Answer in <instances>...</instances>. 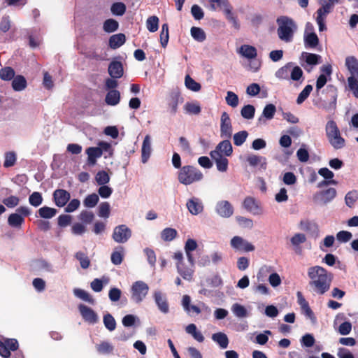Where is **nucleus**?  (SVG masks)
I'll use <instances>...</instances> for the list:
<instances>
[{"label": "nucleus", "instance_id": "25", "mask_svg": "<svg viewBox=\"0 0 358 358\" xmlns=\"http://www.w3.org/2000/svg\"><path fill=\"white\" fill-rule=\"evenodd\" d=\"M276 111L275 106L269 103L267 104L263 109L262 116L259 117L258 122L259 124H265L266 120H270L273 118Z\"/></svg>", "mask_w": 358, "mask_h": 358}, {"label": "nucleus", "instance_id": "23", "mask_svg": "<svg viewBox=\"0 0 358 358\" xmlns=\"http://www.w3.org/2000/svg\"><path fill=\"white\" fill-rule=\"evenodd\" d=\"M70 194L67 191L62 189H56L53 193V198L55 204L58 207L64 206L70 199Z\"/></svg>", "mask_w": 358, "mask_h": 358}, {"label": "nucleus", "instance_id": "38", "mask_svg": "<svg viewBox=\"0 0 358 358\" xmlns=\"http://www.w3.org/2000/svg\"><path fill=\"white\" fill-rule=\"evenodd\" d=\"M305 46L310 48H315L319 43V38L315 33L304 34Z\"/></svg>", "mask_w": 358, "mask_h": 358}, {"label": "nucleus", "instance_id": "49", "mask_svg": "<svg viewBox=\"0 0 358 358\" xmlns=\"http://www.w3.org/2000/svg\"><path fill=\"white\" fill-rule=\"evenodd\" d=\"M118 22L113 19L106 20L103 25V30L107 33L115 31L118 29Z\"/></svg>", "mask_w": 358, "mask_h": 358}, {"label": "nucleus", "instance_id": "61", "mask_svg": "<svg viewBox=\"0 0 358 358\" xmlns=\"http://www.w3.org/2000/svg\"><path fill=\"white\" fill-rule=\"evenodd\" d=\"M15 76V71L10 67H5L0 70V78L3 80H10Z\"/></svg>", "mask_w": 358, "mask_h": 358}, {"label": "nucleus", "instance_id": "36", "mask_svg": "<svg viewBox=\"0 0 358 358\" xmlns=\"http://www.w3.org/2000/svg\"><path fill=\"white\" fill-rule=\"evenodd\" d=\"M197 243L195 240L189 238L187 240L185 245V251L187 257L188 262H192L194 260L192 252L197 248Z\"/></svg>", "mask_w": 358, "mask_h": 358}, {"label": "nucleus", "instance_id": "11", "mask_svg": "<svg viewBox=\"0 0 358 358\" xmlns=\"http://www.w3.org/2000/svg\"><path fill=\"white\" fill-rule=\"evenodd\" d=\"M307 241L306 234L303 233H296L289 238L290 248L297 255L303 254L302 245Z\"/></svg>", "mask_w": 358, "mask_h": 358}, {"label": "nucleus", "instance_id": "24", "mask_svg": "<svg viewBox=\"0 0 358 358\" xmlns=\"http://www.w3.org/2000/svg\"><path fill=\"white\" fill-rule=\"evenodd\" d=\"M153 296L159 310L163 313H167L169 312V304L165 295L160 291H155Z\"/></svg>", "mask_w": 358, "mask_h": 358}, {"label": "nucleus", "instance_id": "60", "mask_svg": "<svg viewBox=\"0 0 358 358\" xmlns=\"http://www.w3.org/2000/svg\"><path fill=\"white\" fill-rule=\"evenodd\" d=\"M348 85L350 91L352 92L353 95L358 99V78L348 77Z\"/></svg>", "mask_w": 358, "mask_h": 358}, {"label": "nucleus", "instance_id": "13", "mask_svg": "<svg viewBox=\"0 0 358 358\" xmlns=\"http://www.w3.org/2000/svg\"><path fill=\"white\" fill-rule=\"evenodd\" d=\"M232 125L231 119L227 112H223L220 118V136L230 138L232 136Z\"/></svg>", "mask_w": 358, "mask_h": 358}, {"label": "nucleus", "instance_id": "4", "mask_svg": "<svg viewBox=\"0 0 358 358\" xmlns=\"http://www.w3.org/2000/svg\"><path fill=\"white\" fill-rule=\"evenodd\" d=\"M203 173L197 168L192 166H184L178 172V181L185 185H189L194 182H199L203 179Z\"/></svg>", "mask_w": 358, "mask_h": 358}, {"label": "nucleus", "instance_id": "31", "mask_svg": "<svg viewBox=\"0 0 358 358\" xmlns=\"http://www.w3.org/2000/svg\"><path fill=\"white\" fill-rule=\"evenodd\" d=\"M247 162L251 166H256L259 165L263 169L266 168V158L262 156H257L255 155H250L247 157Z\"/></svg>", "mask_w": 358, "mask_h": 358}, {"label": "nucleus", "instance_id": "20", "mask_svg": "<svg viewBox=\"0 0 358 358\" xmlns=\"http://www.w3.org/2000/svg\"><path fill=\"white\" fill-rule=\"evenodd\" d=\"M210 157L216 164L217 169L220 172H226L228 169L229 161L226 157L217 154L216 152H210Z\"/></svg>", "mask_w": 358, "mask_h": 358}, {"label": "nucleus", "instance_id": "5", "mask_svg": "<svg viewBox=\"0 0 358 358\" xmlns=\"http://www.w3.org/2000/svg\"><path fill=\"white\" fill-rule=\"evenodd\" d=\"M303 73V71L299 66H294L292 62H289L280 68L275 72V76L280 80L290 78L293 81H299L302 78Z\"/></svg>", "mask_w": 358, "mask_h": 358}, {"label": "nucleus", "instance_id": "17", "mask_svg": "<svg viewBox=\"0 0 358 358\" xmlns=\"http://www.w3.org/2000/svg\"><path fill=\"white\" fill-rule=\"evenodd\" d=\"M186 206L189 212L193 215H197L203 210V203L201 200L197 197H192L188 199Z\"/></svg>", "mask_w": 358, "mask_h": 358}, {"label": "nucleus", "instance_id": "57", "mask_svg": "<svg viewBox=\"0 0 358 358\" xmlns=\"http://www.w3.org/2000/svg\"><path fill=\"white\" fill-rule=\"evenodd\" d=\"M313 90V87L310 85H307L305 88L300 92L297 99V104H301L303 101L309 96L310 92Z\"/></svg>", "mask_w": 358, "mask_h": 358}, {"label": "nucleus", "instance_id": "47", "mask_svg": "<svg viewBox=\"0 0 358 358\" xmlns=\"http://www.w3.org/2000/svg\"><path fill=\"white\" fill-rule=\"evenodd\" d=\"M248 136V133L247 131H241L236 133L234 136V143L236 146L242 145L246 141Z\"/></svg>", "mask_w": 358, "mask_h": 358}, {"label": "nucleus", "instance_id": "9", "mask_svg": "<svg viewBox=\"0 0 358 358\" xmlns=\"http://www.w3.org/2000/svg\"><path fill=\"white\" fill-rule=\"evenodd\" d=\"M336 189L330 187L315 194L313 195V201L318 204L326 205L331 202L336 196Z\"/></svg>", "mask_w": 358, "mask_h": 358}, {"label": "nucleus", "instance_id": "7", "mask_svg": "<svg viewBox=\"0 0 358 358\" xmlns=\"http://www.w3.org/2000/svg\"><path fill=\"white\" fill-rule=\"evenodd\" d=\"M31 213L30 209L27 206H20L17 208L16 212L10 214L8 217V224L15 228H20L23 224L24 217Z\"/></svg>", "mask_w": 358, "mask_h": 358}, {"label": "nucleus", "instance_id": "37", "mask_svg": "<svg viewBox=\"0 0 358 358\" xmlns=\"http://www.w3.org/2000/svg\"><path fill=\"white\" fill-rule=\"evenodd\" d=\"M12 87L15 91H22L27 87V80L22 76H17L13 78Z\"/></svg>", "mask_w": 358, "mask_h": 358}, {"label": "nucleus", "instance_id": "30", "mask_svg": "<svg viewBox=\"0 0 358 358\" xmlns=\"http://www.w3.org/2000/svg\"><path fill=\"white\" fill-rule=\"evenodd\" d=\"M182 102V98L177 92L171 95L169 101V109L172 114H176L178 110V106Z\"/></svg>", "mask_w": 358, "mask_h": 358}, {"label": "nucleus", "instance_id": "43", "mask_svg": "<svg viewBox=\"0 0 358 358\" xmlns=\"http://www.w3.org/2000/svg\"><path fill=\"white\" fill-rule=\"evenodd\" d=\"M178 232L175 229L167 227L161 232V238L164 241H171L177 236Z\"/></svg>", "mask_w": 358, "mask_h": 358}, {"label": "nucleus", "instance_id": "54", "mask_svg": "<svg viewBox=\"0 0 358 358\" xmlns=\"http://www.w3.org/2000/svg\"><path fill=\"white\" fill-rule=\"evenodd\" d=\"M99 199L98 195L93 193L85 197L83 201V204L87 208H94L97 204Z\"/></svg>", "mask_w": 358, "mask_h": 358}, {"label": "nucleus", "instance_id": "45", "mask_svg": "<svg viewBox=\"0 0 358 358\" xmlns=\"http://www.w3.org/2000/svg\"><path fill=\"white\" fill-rule=\"evenodd\" d=\"M232 313L238 317L243 318L248 316L246 308L238 303H234L231 308Z\"/></svg>", "mask_w": 358, "mask_h": 358}, {"label": "nucleus", "instance_id": "35", "mask_svg": "<svg viewBox=\"0 0 358 358\" xmlns=\"http://www.w3.org/2000/svg\"><path fill=\"white\" fill-rule=\"evenodd\" d=\"M330 96V102L328 106H325L326 110H334L336 108L337 99V89L333 85H328L327 87Z\"/></svg>", "mask_w": 358, "mask_h": 358}, {"label": "nucleus", "instance_id": "55", "mask_svg": "<svg viewBox=\"0 0 358 358\" xmlns=\"http://www.w3.org/2000/svg\"><path fill=\"white\" fill-rule=\"evenodd\" d=\"M358 199V192L353 190L348 192L345 196V204L350 207H353L355 203Z\"/></svg>", "mask_w": 358, "mask_h": 358}, {"label": "nucleus", "instance_id": "40", "mask_svg": "<svg viewBox=\"0 0 358 358\" xmlns=\"http://www.w3.org/2000/svg\"><path fill=\"white\" fill-rule=\"evenodd\" d=\"M73 294L76 297L82 299L84 301L88 302L91 304H94V300L92 296L84 289L75 288L73 289Z\"/></svg>", "mask_w": 358, "mask_h": 358}, {"label": "nucleus", "instance_id": "44", "mask_svg": "<svg viewBox=\"0 0 358 358\" xmlns=\"http://www.w3.org/2000/svg\"><path fill=\"white\" fill-rule=\"evenodd\" d=\"M39 216L45 219H50L55 216L57 214V210L53 208L43 206L38 210Z\"/></svg>", "mask_w": 358, "mask_h": 358}, {"label": "nucleus", "instance_id": "39", "mask_svg": "<svg viewBox=\"0 0 358 358\" xmlns=\"http://www.w3.org/2000/svg\"><path fill=\"white\" fill-rule=\"evenodd\" d=\"M96 349L99 354L108 355L113 353L114 346L108 341H102L96 345Z\"/></svg>", "mask_w": 358, "mask_h": 358}, {"label": "nucleus", "instance_id": "51", "mask_svg": "<svg viewBox=\"0 0 358 358\" xmlns=\"http://www.w3.org/2000/svg\"><path fill=\"white\" fill-rule=\"evenodd\" d=\"M147 29L150 32H155L159 28V18L157 16L149 17L146 20Z\"/></svg>", "mask_w": 358, "mask_h": 358}, {"label": "nucleus", "instance_id": "46", "mask_svg": "<svg viewBox=\"0 0 358 358\" xmlns=\"http://www.w3.org/2000/svg\"><path fill=\"white\" fill-rule=\"evenodd\" d=\"M184 109L187 113L192 115H197L201 112V107L196 102H187Z\"/></svg>", "mask_w": 358, "mask_h": 358}, {"label": "nucleus", "instance_id": "27", "mask_svg": "<svg viewBox=\"0 0 358 358\" xmlns=\"http://www.w3.org/2000/svg\"><path fill=\"white\" fill-rule=\"evenodd\" d=\"M85 153L87 155V163L90 166H94L97 159L102 156L101 148L98 147H90L86 149Z\"/></svg>", "mask_w": 358, "mask_h": 358}, {"label": "nucleus", "instance_id": "21", "mask_svg": "<svg viewBox=\"0 0 358 358\" xmlns=\"http://www.w3.org/2000/svg\"><path fill=\"white\" fill-rule=\"evenodd\" d=\"M152 154L151 138L149 135H146L142 143L141 147V162L143 164L148 162Z\"/></svg>", "mask_w": 358, "mask_h": 358}, {"label": "nucleus", "instance_id": "50", "mask_svg": "<svg viewBox=\"0 0 358 358\" xmlns=\"http://www.w3.org/2000/svg\"><path fill=\"white\" fill-rule=\"evenodd\" d=\"M4 162H3V166L4 167H11L14 166V164L16 162L17 160V156L16 153L15 152L10 151L7 152L5 153L4 156Z\"/></svg>", "mask_w": 358, "mask_h": 358}, {"label": "nucleus", "instance_id": "32", "mask_svg": "<svg viewBox=\"0 0 358 358\" xmlns=\"http://www.w3.org/2000/svg\"><path fill=\"white\" fill-rule=\"evenodd\" d=\"M106 103L109 106H116L120 101V93L116 90H110L105 98Z\"/></svg>", "mask_w": 358, "mask_h": 358}, {"label": "nucleus", "instance_id": "58", "mask_svg": "<svg viewBox=\"0 0 358 358\" xmlns=\"http://www.w3.org/2000/svg\"><path fill=\"white\" fill-rule=\"evenodd\" d=\"M302 56L306 62L310 65H316L319 63V60L321 58L319 55L308 52H303Z\"/></svg>", "mask_w": 358, "mask_h": 358}, {"label": "nucleus", "instance_id": "64", "mask_svg": "<svg viewBox=\"0 0 358 358\" xmlns=\"http://www.w3.org/2000/svg\"><path fill=\"white\" fill-rule=\"evenodd\" d=\"M95 180L99 185H106L110 180L108 174L105 171H99L96 176Z\"/></svg>", "mask_w": 358, "mask_h": 358}, {"label": "nucleus", "instance_id": "42", "mask_svg": "<svg viewBox=\"0 0 358 358\" xmlns=\"http://www.w3.org/2000/svg\"><path fill=\"white\" fill-rule=\"evenodd\" d=\"M190 33L192 37L198 42H203L206 38L205 31L200 27H192Z\"/></svg>", "mask_w": 358, "mask_h": 358}, {"label": "nucleus", "instance_id": "2", "mask_svg": "<svg viewBox=\"0 0 358 358\" xmlns=\"http://www.w3.org/2000/svg\"><path fill=\"white\" fill-rule=\"evenodd\" d=\"M277 34L278 38L285 43L293 41L294 33L297 30V24L293 19L287 16H280L277 18Z\"/></svg>", "mask_w": 358, "mask_h": 358}, {"label": "nucleus", "instance_id": "28", "mask_svg": "<svg viewBox=\"0 0 358 358\" xmlns=\"http://www.w3.org/2000/svg\"><path fill=\"white\" fill-rule=\"evenodd\" d=\"M345 66L350 73V77L358 78V60L352 56L347 57Z\"/></svg>", "mask_w": 358, "mask_h": 358}, {"label": "nucleus", "instance_id": "1", "mask_svg": "<svg viewBox=\"0 0 358 358\" xmlns=\"http://www.w3.org/2000/svg\"><path fill=\"white\" fill-rule=\"evenodd\" d=\"M308 285L313 292L322 295L330 288L333 274L320 266H313L308 268Z\"/></svg>", "mask_w": 358, "mask_h": 358}, {"label": "nucleus", "instance_id": "22", "mask_svg": "<svg viewBox=\"0 0 358 358\" xmlns=\"http://www.w3.org/2000/svg\"><path fill=\"white\" fill-rule=\"evenodd\" d=\"M211 152H216L224 157H229L232 155L233 148L229 138H226V140L219 143L215 149Z\"/></svg>", "mask_w": 358, "mask_h": 358}, {"label": "nucleus", "instance_id": "52", "mask_svg": "<svg viewBox=\"0 0 358 358\" xmlns=\"http://www.w3.org/2000/svg\"><path fill=\"white\" fill-rule=\"evenodd\" d=\"M255 108L252 105H246L241 110L242 117L245 119L250 120L254 117Z\"/></svg>", "mask_w": 358, "mask_h": 358}, {"label": "nucleus", "instance_id": "14", "mask_svg": "<svg viewBox=\"0 0 358 358\" xmlns=\"http://www.w3.org/2000/svg\"><path fill=\"white\" fill-rule=\"evenodd\" d=\"M215 209L217 214L223 218H229L234 214L232 205L226 200L219 201Z\"/></svg>", "mask_w": 358, "mask_h": 358}, {"label": "nucleus", "instance_id": "12", "mask_svg": "<svg viewBox=\"0 0 358 358\" xmlns=\"http://www.w3.org/2000/svg\"><path fill=\"white\" fill-rule=\"evenodd\" d=\"M18 348V342L13 338H4L0 341V355L4 358L10 356V351H15Z\"/></svg>", "mask_w": 358, "mask_h": 358}, {"label": "nucleus", "instance_id": "59", "mask_svg": "<svg viewBox=\"0 0 358 358\" xmlns=\"http://www.w3.org/2000/svg\"><path fill=\"white\" fill-rule=\"evenodd\" d=\"M29 202L34 207L39 206L43 202L41 194L38 192H33L29 197Z\"/></svg>", "mask_w": 358, "mask_h": 358}, {"label": "nucleus", "instance_id": "41", "mask_svg": "<svg viewBox=\"0 0 358 358\" xmlns=\"http://www.w3.org/2000/svg\"><path fill=\"white\" fill-rule=\"evenodd\" d=\"M123 257L124 248L120 246L111 254V262L115 265H120L122 262Z\"/></svg>", "mask_w": 358, "mask_h": 358}, {"label": "nucleus", "instance_id": "15", "mask_svg": "<svg viewBox=\"0 0 358 358\" xmlns=\"http://www.w3.org/2000/svg\"><path fill=\"white\" fill-rule=\"evenodd\" d=\"M176 268L178 273L183 278V279L191 281L194 272V261L188 262V264H177Z\"/></svg>", "mask_w": 358, "mask_h": 358}, {"label": "nucleus", "instance_id": "62", "mask_svg": "<svg viewBox=\"0 0 358 358\" xmlns=\"http://www.w3.org/2000/svg\"><path fill=\"white\" fill-rule=\"evenodd\" d=\"M110 207L108 202H102L99 206V216L103 218H108L110 215Z\"/></svg>", "mask_w": 358, "mask_h": 358}, {"label": "nucleus", "instance_id": "16", "mask_svg": "<svg viewBox=\"0 0 358 358\" xmlns=\"http://www.w3.org/2000/svg\"><path fill=\"white\" fill-rule=\"evenodd\" d=\"M243 207L250 213L259 215L262 213L259 202L252 196H247L243 203Z\"/></svg>", "mask_w": 358, "mask_h": 358}, {"label": "nucleus", "instance_id": "18", "mask_svg": "<svg viewBox=\"0 0 358 358\" xmlns=\"http://www.w3.org/2000/svg\"><path fill=\"white\" fill-rule=\"evenodd\" d=\"M79 311L83 319L91 324H94L98 321L96 313L90 308L85 305L80 304L78 306Z\"/></svg>", "mask_w": 358, "mask_h": 358}, {"label": "nucleus", "instance_id": "63", "mask_svg": "<svg viewBox=\"0 0 358 358\" xmlns=\"http://www.w3.org/2000/svg\"><path fill=\"white\" fill-rule=\"evenodd\" d=\"M225 99L227 103L232 108H235L238 105V97L233 92H227Z\"/></svg>", "mask_w": 358, "mask_h": 358}, {"label": "nucleus", "instance_id": "3", "mask_svg": "<svg viewBox=\"0 0 358 358\" xmlns=\"http://www.w3.org/2000/svg\"><path fill=\"white\" fill-rule=\"evenodd\" d=\"M325 132L329 144L336 150L345 146V140L341 136L340 130L334 120H329L325 126Z\"/></svg>", "mask_w": 358, "mask_h": 358}, {"label": "nucleus", "instance_id": "8", "mask_svg": "<svg viewBox=\"0 0 358 358\" xmlns=\"http://www.w3.org/2000/svg\"><path fill=\"white\" fill-rule=\"evenodd\" d=\"M131 236V229L125 224H120L113 229L112 238L116 243H124Z\"/></svg>", "mask_w": 358, "mask_h": 358}, {"label": "nucleus", "instance_id": "56", "mask_svg": "<svg viewBox=\"0 0 358 358\" xmlns=\"http://www.w3.org/2000/svg\"><path fill=\"white\" fill-rule=\"evenodd\" d=\"M169 26L167 24H164L162 26V30L160 33V43L162 47L165 48L169 42Z\"/></svg>", "mask_w": 358, "mask_h": 358}, {"label": "nucleus", "instance_id": "33", "mask_svg": "<svg viewBox=\"0 0 358 358\" xmlns=\"http://www.w3.org/2000/svg\"><path fill=\"white\" fill-rule=\"evenodd\" d=\"M126 37L124 34H114L109 38V46L113 49L118 48L124 43Z\"/></svg>", "mask_w": 358, "mask_h": 358}, {"label": "nucleus", "instance_id": "53", "mask_svg": "<svg viewBox=\"0 0 358 358\" xmlns=\"http://www.w3.org/2000/svg\"><path fill=\"white\" fill-rule=\"evenodd\" d=\"M103 324L106 328L112 331L116 328V322L114 317L110 313H107L103 316Z\"/></svg>", "mask_w": 358, "mask_h": 358}, {"label": "nucleus", "instance_id": "29", "mask_svg": "<svg viewBox=\"0 0 358 358\" xmlns=\"http://www.w3.org/2000/svg\"><path fill=\"white\" fill-rule=\"evenodd\" d=\"M320 4L322 6L316 12V20L325 21L327 15L331 12V4L326 3L325 0H321Z\"/></svg>", "mask_w": 358, "mask_h": 358}, {"label": "nucleus", "instance_id": "26", "mask_svg": "<svg viewBox=\"0 0 358 358\" xmlns=\"http://www.w3.org/2000/svg\"><path fill=\"white\" fill-rule=\"evenodd\" d=\"M108 73L113 78H120L123 76V66L120 62L113 61L108 66Z\"/></svg>", "mask_w": 358, "mask_h": 358}, {"label": "nucleus", "instance_id": "6", "mask_svg": "<svg viewBox=\"0 0 358 358\" xmlns=\"http://www.w3.org/2000/svg\"><path fill=\"white\" fill-rule=\"evenodd\" d=\"M131 300L135 303H141L149 292V286L143 281L134 282L131 287Z\"/></svg>", "mask_w": 358, "mask_h": 358}, {"label": "nucleus", "instance_id": "19", "mask_svg": "<svg viewBox=\"0 0 358 358\" xmlns=\"http://www.w3.org/2000/svg\"><path fill=\"white\" fill-rule=\"evenodd\" d=\"M237 53L239 54L242 57L248 60L254 59L257 56V50L256 48L247 44L241 45L240 48L237 50Z\"/></svg>", "mask_w": 358, "mask_h": 358}, {"label": "nucleus", "instance_id": "34", "mask_svg": "<svg viewBox=\"0 0 358 358\" xmlns=\"http://www.w3.org/2000/svg\"><path fill=\"white\" fill-rule=\"evenodd\" d=\"M212 340L217 343L222 349H226L229 345L227 336L222 332H218L212 335Z\"/></svg>", "mask_w": 358, "mask_h": 358}, {"label": "nucleus", "instance_id": "10", "mask_svg": "<svg viewBox=\"0 0 358 358\" xmlns=\"http://www.w3.org/2000/svg\"><path fill=\"white\" fill-rule=\"evenodd\" d=\"M230 246L235 251L252 252L255 249L251 243L239 236H235L231 239Z\"/></svg>", "mask_w": 358, "mask_h": 358}, {"label": "nucleus", "instance_id": "48", "mask_svg": "<svg viewBox=\"0 0 358 358\" xmlns=\"http://www.w3.org/2000/svg\"><path fill=\"white\" fill-rule=\"evenodd\" d=\"M185 84L187 89L193 92H199L201 87V85L199 83L196 82L189 75H187L185 76Z\"/></svg>", "mask_w": 358, "mask_h": 358}]
</instances>
